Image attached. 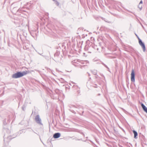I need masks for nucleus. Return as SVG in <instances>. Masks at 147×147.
<instances>
[{
	"mask_svg": "<svg viewBox=\"0 0 147 147\" xmlns=\"http://www.w3.org/2000/svg\"><path fill=\"white\" fill-rule=\"evenodd\" d=\"M139 40V43L140 45L142 47L144 51L146 50L145 46L144 44L142 42L141 40L139 38L137 34H136Z\"/></svg>",
	"mask_w": 147,
	"mask_h": 147,
	"instance_id": "obj_2",
	"label": "nucleus"
},
{
	"mask_svg": "<svg viewBox=\"0 0 147 147\" xmlns=\"http://www.w3.org/2000/svg\"><path fill=\"white\" fill-rule=\"evenodd\" d=\"M142 3H143L142 1V0H141V1H140V2L139 4H141V5H142Z\"/></svg>",
	"mask_w": 147,
	"mask_h": 147,
	"instance_id": "obj_10",
	"label": "nucleus"
},
{
	"mask_svg": "<svg viewBox=\"0 0 147 147\" xmlns=\"http://www.w3.org/2000/svg\"><path fill=\"white\" fill-rule=\"evenodd\" d=\"M57 3V5H59V3Z\"/></svg>",
	"mask_w": 147,
	"mask_h": 147,
	"instance_id": "obj_13",
	"label": "nucleus"
},
{
	"mask_svg": "<svg viewBox=\"0 0 147 147\" xmlns=\"http://www.w3.org/2000/svg\"><path fill=\"white\" fill-rule=\"evenodd\" d=\"M35 119L37 123L40 124H42L41 120V119L40 118L39 115H37L36 116Z\"/></svg>",
	"mask_w": 147,
	"mask_h": 147,
	"instance_id": "obj_4",
	"label": "nucleus"
},
{
	"mask_svg": "<svg viewBox=\"0 0 147 147\" xmlns=\"http://www.w3.org/2000/svg\"><path fill=\"white\" fill-rule=\"evenodd\" d=\"M105 66L106 67H107V66H106V65H105Z\"/></svg>",
	"mask_w": 147,
	"mask_h": 147,
	"instance_id": "obj_11",
	"label": "nucleus"
},
{
	"mask_svg": "<svg viewBox=\"0 0 147 147\" xmlns=\"http://www.w3.org/2000/svg\"><path fill=\"white\" fill-rule=\"evenodd\" d=\"M138 7L141 10L142 8V5L139 4Z\"/></svg>",
	"mask_w": 147,
	"mask_h": 147,
	"instance_id": "obj_8",
	"label": "nucleus"
},
{
	"mask_svg": "<svg viewBox=\"0 0 147 147\" xmlns=\"http://www.w3.org/2000/svg\"><path fill=\"white\" fill-rule=\"evenodd\" d=\"M97 50H98V49H97Z\"/></svg>",
	"mask_w": 147,
	"mask_h": 147,
	"instance_id": "obj_14",
	"label": "nucleus"
},
{
	"mask_svg": "<svg viewBox=\"0 0 147 147\" xmlns=\"http://www.w3.org/2000/svg\"><path fill=\"white\" fill-rule=\"evenodd\" d=\"M97 50H98V49H97Z\"/></svg>",
	"mask_w": 147,
	"mask_h": 147,
	"instance_id": "obj_15",
	"label": "nucleus"
},
{
	"mask_svg": "<svg viewBox=\"0 0 147 147\" xmlns=\"http://www.w3.org/2000/svg\"><path fill=\"white\" fill-rule=\"evenodd\" d=\"M133 132L134 134V138L136 139V138H137L136 137V136L138 135V134L137 132L135 130H133Z\"/></svg>",
	"mask_w": 147,
	"mask_h": 147,
	"instance_id": "obj_7",
	"label": "nucleus"
},
{
	"mask_svg": "<svg viewBox=\"0 0 147 147\" xmlns=\"http://www.w3.org/2000/svg\"><path fill=\"white\" fill-rule=\"evenodd\" d=\"M131 81L133 82H134L135 80V73L134 70L132 69L131 74Z\"/></svg>",
	"mask_w": 147,
	"mask_h": 147,
	"instance_id": "obj_3",
	"label": "nucleus"
},
{
	"mask_svg": "<svg viewBox=\"0 0 147 147\" xmlns=\"http://www.w3.org/2000/svg\"><path fill=\"white\" fill-rule=\"evenodd\" d=\"M96 70H94V72H93V74L94 75H96Z\"/></svg>",
	"mask_w": 147,
	"mask_h": 147,
	"instance_id": "obj_9",
	"label": "nucleus"
},
{
	"mask_svg": "<svg viewBox=\"0 0 147 147\" xmlns=\"http://www.w3.org/2000/svg\"><path fill=\"white\" fill-rule=\"evenodd\" d=\"M141 106L144 111L147 113V108L142 103H141Z\"/></svg>",
	"mask_w": 147,
	"mask_h": 147,
	"instance_id": "obj_5",
	"label": "nucleus"
},
{
	"mask_svg": "<svg viewBox=\"0 0 147 147\" xmlns=\"http://www.w3.org/2000/svg\"><path fill=\"white\" fill-rule=\"evenodd\" d=\"M29 73V71H23L22 72H18L14 74H13L12 76V78H20L26 75L28 73Z\"/></svg>",
	"mask_w": 147,
	"mask_h": 147,
	"instance_id": "obj_1",
	"label": "nucleus"
},
{
	"mask_svg": "<svg viewBox=\"0 0 147 147\" xmlns=\"http://www.w3.org/2000/svg\"><path fill=\"white\" fill-rule=\"evenodd\" d=\"M61 136L60 133H56L53 135V137L55 138H59Z\"/></svg>",
	"mask_w": 147,
	"mask_h": 147,
	"instance_id": "obj_6",
	"label": "nucleus"
},
{
	"mask_svg": "<svg viewBox=\"0 0 147 147\" xmlns=\"http://www.w3.org/2000/svg\"><path fill=\"white\" fill-rule=\"evenodd\" d=\"M88 75H89V76H90V74H88Z\"/></svg>",
	"mask_w": 147,
	"mask_h": 147,
	"instance_id": "obj_12",
	"label": "nucleus"
}]
</instances>
